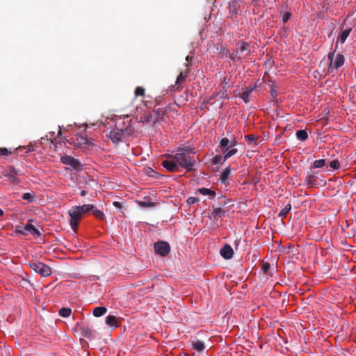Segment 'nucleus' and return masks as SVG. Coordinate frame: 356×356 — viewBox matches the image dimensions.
I'll use <instances>...</instances> for the list:
<instances>
[{
	"instance_id": "49530a36",
	"label": "nucleus",
	"mask_w": 356,
	"mask_h": 356,
	"mask_svg": "<svg viewBox=\"0 0 356 356\" xmlns=\"http://www.w3.org/2000/svg\"><path fill=\"white\" fill-rule=\"evenodd\" d=\"M140 205L143 207H150L154 205V203L149 201H143L140 202Z\"/></svg>"
},
{
	"instance_id": "c9c22d12",
	"label": "nucleus",
	"mask_w": 356,
	"mask_h": 356,
	"mask_svg": "<svg viewBox=\"0 0 356 356\" xmlns=\"http://www.w3.org/2000/svg\"><path fill=\"white\" fill-rule=\"evenodd\" d=\"M77 140L80 145H92L90 139L86 136H80Z\"/></svg>"
},
{
	"instance_id": "c756f323",
	"label": "nucleus",
	"mask_w": 356,
	"mask_h": 356,
	"mask_svg": "<svg viewBox=\"0 0 356 356\" xmlns=\"http://www.w3.org/2000/svg\"><path fill=\"white\" fill-rule=\"evenodd\" d=\"M223 161V154H217L215 156H213L211 159V164L212 165H218V163L222 164V163Z\"/></svg>"
},
{
	"instance_id": "2eb2a0df",
	"label": "nucleus",
	"mask_w": 356,
	"mask_h": 356,
	"mask_svg": "<svg viewBox=\"0 0 356 356\" xmlns=\"http://www.w3.org/2000/svg\"><path fill=\"white\" fill-rule=\"evenodd\" d=\"M223 154V161L222 163H225L231 156L235 155L238 152V149L236 147L232 146H227L226 149L221 150Z\"/></svg>"
},
{
	"instance_id": "a878e982",
	"label": "nucleus",
	"mask_w": 356,
	"mask_h": 356,
	"mask_svg": "<svg viewBox=\"0 0 356 356\" xmlns=\"http://www.w3.org/2000/svg\"><path fill=\"white\" fill-rule=\"evenodd\" d=\"M77 207L79 208V210L81 211L83 216L84 213H88L92 211V209H94V205L92 204H83Z\"/></svg>"
},
{
	"instance_id": "3c124183",
	"label": "nucleus",
	"mask_w": 356,
	"mask_h": 356,
	"mask_svg": "<svg viewBox=\"0 0 356 356\" xmlns=\"http://www.w3.org/2000/svg\"><path fill=\"white\" fill-rule=\"evenodd\" d=\"M334 52L330 53L328 54V59L331 61L330 64H332L333 59H334Z\"/></svg>"
},
{
	"instance_id": "7c9ffc66",
	"label": "nucleus",
	"mask_w": 356,
	"mask_h": 356,
	"mask_svg": "<svg viewBox=\"0 0 356 356\" xmlns=\"http://www.w3.org/2000/svg\"><path fill=\"white\" fill-rule=\"evenodd\" d=\"M270 264L268 262H266L263 264L261 270L267 275L272 276V273L270 272Z\"/></svg>"
},
{
	"instance_id": "4c0bfd02",
	"label": "nucleus",
	"mask_w": 356,
	"mask_h": 356,
	"mask_svg": "<svg viewBox=\"0 0 356 356\" xmlns=\"http://www.w3.org/2000/svg\"><path fill=\"white\" fill-rule=\"evenodd\" d=\"M329 165L333 170H338L341 166L340 163L337 159L331 161L329 163Z\"/></svg>"
},
{
	"instance_id": "b1692460",
	"label": "nucleus",
	"mask_w": 356,
	"mask_h": 356,
	"mask_svg": "<svg viewBox=\"0 0 356 356\" xmlns=\"http://www.w3.org/2000/svg\"><path fill=\"white\" fill-rule=\"evenodd\" d=\"M296 138L301 141H305L308 138V134L306 130L300 129L298 130L296 133Z\"/></svg>"
},
{
	"instance_id": "a19ab883",
	"label": "nucleus",
	"mask_w": 356,
	"mask_h": 356,
	"mask_svg": "<svg viewBox=\"0 0 356 356\" xmlns=\"http://www.w3.org/2000/svg\"><path fill=\"white\" fill-rule=\"evenodd\" d=\"M31 227L32 229H30L29 233H31V235L37 236H40L41 235L40 232L37 228H35L33 225L31 224Z\"/></svg>"
},
{
	"instance_id": "a18cd8bd",
	"label": "nucleus",
	"mask_w": 356,
	"mask_h": 356,
	"mask_svg": "<svg viewBox=\"0 0 356 356\" xmlns=\"http://www.w3.org/2000/svg\"><path fill=\"white\" fill-rule=\"evenodd\" d=\"M11 154V151L5 147H0V156H8Z\"/></svg>"
},
{
	"instance_id": "79ce46f5",
	"label": "nucleus",
	"mask_w": 356,
	"mask_h": 356,
	"mask_svg": "<svg viewBox=\"0 0 356 356\" xmlns=\"http://www.w3.org/2000/svg\"><path fill=\"white\" fill-rule=\"evenodd\" d=\"M200 201V198L198 197H189L186 200V202L188 204H193Z\"/></svg>"
},
{
	"instance_id": "423d86ee",
	"label": "nucleus",
	"mask_w": 356,
	"mask_h": 356,
	"mask_svg": "<svg viewBox=\"0 0 356 356\" xmlns=\"http://www.w3.org/2000/svg\"><path fill=\"white\" fill-rule=\"evenodd\" d=\"M106 136L113 143H118L123 140L125 132L122 129L114 127L107 131Z\"/></svg>"
},
{
	"instance_id": "bb28decb",
	"label": "nucleus",
	"mask_w": 356,
	"mask_h": 356,
	"mask_svg": "<svg viewBox=\"0 0 356 356\" xmlns=\"http://www.w3.org/2000/svg\"><path fill=\"white\" fill-rule=\"evenodd\" d=\"M92 212L93 216L98 220H103L105 219V215L104 212L94 207V209H92Z\"/></svg>"
},
{
	"instance_id": "5fc2aeb1",
	"label": "nucleus",
	"mask_w": 356,
	"mask_h": 356,
	"mask_svg": "<svg viewBox=\"0 0 356 356\" xmlns=\"http://www.w3.org/2000/svg\"><path fill=\"white\" fill-rule=\"evenodd\" d=\"M81 196L83 197L86 195V191L84 190H82L80 193Z\"/></svg>"
},
{
	"instance_id": "de8ad7c7",
	"label": "nucleus",
	"mask_w": 356,
	"mask_h": 356,
	"mask_svg": "<svg viewBox=\"0 0 356 356\" xmlns=\"http://www.w3.org/2000/svg\"><path fill=\"white\" fill-rule=\"evenodd\" d=\"M256 88H257V85L254 84V85L249 86L248 87H246L245 90L247 91H249L250 93H252L256 89Z\"/></svg>"
},
{
	"instance_id": "6e6552de",
	"label": "nucleus",
	"mask_w": 356,
	"mask_h": 356,
	"mask_svg": "<svg viewBox=\"0 0 356 356\" xmlns=\"http://www.w3.org/2000/svg\"><path fill=\"white\" fill-rule=\"evenodd\" d=\"M186 69L184 72H181L177 78L175 84L172 86L173 90H179L181 83L186 81V79L188 74H190L189 64H186Z\"/></svg>"
},
{
	"instance_id": "e433bc0d",
	"label": "nucleus",
	"mask_w": 356,
	"mask_h": 356,
	"mask_svg": "<svg viewBox=\"0 0 356 356\" xmlns=\"http://www.w3.org/2000/svg\"><path fill=\"white\" fill-rule=\"evenodd\" d=\"M245 139L246 140L248 144L254 143L256 145V140H257V138L252 134H250L245 136Z\"/></svg>"
},
{
	"instance_id": "39448f33",
	"label": "nucleus",
	"mask_w": 356,
	"mask_h": 356,
	"mask_svg": "<svg viewBox=\"0 0 356 356\" xmlns=\"http://www.w3.org/2000/svg\"><path fill=\"white\" fill-rule=\"evenodd\" d=\"M154 250L156 254L161 257H166L170 252V245L166 241H158L154 243Z\"/></svg>"
},
{
	"instance_id": "8fccbe9b",
	"label": "nucleus",
	"mask_w": 356,
	"mask_h": 356,
	"mask_svg": "<svg viewBox=\"0 0 356 356\" xmlns=\"http://www.w3.org/2000/svg\"><path fill=\"white\" fill-rule=\"evenodd\" d=\"M238 54V51H236V52L232 53V54L230 55V58H231L232 60H236V58H238V60H239L241 58H240V56H238V57L237 56Z\"/></svg>"
},
{
	"instance_id": "f8f14e48",
	"label": "nucleus",
	"mask_w": 356,
	"mask_h": 356,
	"mask_svg": "<svg viewBox=\"0 0 356 356\" xmlns=\"http://www.w3.org/2000/svg\"><path fill=\"white\" fill-rule=\"evenodd\" d=\"M33 220H29L28 223L25 226L17 225L15 229V233L19 236H26L30 232V229H32L31 222Z\"/></svg>"
},
{
	"instance_id": "58836bf2",
	"label": "nucleus",
	"mask_w": 356,
	"mask_h": 356,
	"mask_svg": "<svg viewBox=\"0 0 356 356\" xmlns=\"http://www.w3.org/2000/svg\"><path fill=\"white\" fill-rule=\"evenodd\" d=\"M229 202V200L227 199L225 196H220L218 197V204L220 207H225Z\"/></svg>"
},
{
	"instance_id": "dca6fc26",
	"label": "nucleus",
	"mask_w": 356,
	"mask_h": 356,
	"mask_svg": "<svg viewBox=\"0 0 356 356\" xmlns=\"http://www.w3.org/2000/svg\"><path fill=\"white\" fill-rule=\"evenodd\" d=\"M226 216V211L225 209L220 208V207H213L212 211L211 212V214L209 215V218H216V217H224Z\"/></svg>"
},
{
	"instance_id": "f704fd0d",
	"label": "nucleus",
	"mask_w": 356,
	"mask_h": 356,
	"mask_svg": "<svg viewBox=\"0 0 356 356\" xmlns=\"http://www.w3.org/2000/svg\"><path fill=\"white\" fill-rule=\"evenodd\" d=\"M250 94L249 92V91H247L245 89V90L243 92L241 96V98L243 99V101L248 104L250 102Z\"/></svg>"
},
{
	"instance_id": "9b49d317",
	"label": "nucleus",
	"mask_w": 356,
	"mask_h": 356,
	"mask_svg": "<svg viewBox=\"0 0 356 356\" xmlns=\"http://www.w3.org/2000/svg\"><path fill=\"white\" fill-rule=\"evenodd\" d=\"M351 31L352 27L346 26V24H343L341 31L337 37V44L339 41H340L341 43H344Z\"/></svg>"
},
{
	"instance_id": "2f4dec72",
	"label": "nucleus",
	"mask_w": 356,
	"mask_h": 356,
	"mask_svg": "<svg viewBox=\"0 0 356 356\" xmlns=\"http://www.w3.org/2000/svg\"><path fill=\"white\" fill-rule=\"evenodd\" d=\"M280 15L282 17L283 22H287L291 17V13L289 11H284L283 10H282Z\"/></svg>"
},
{
	"instance_id": "7ed1b4c3",
	"label": "nucleus",
	"mask_w": 356,
	"mask_h": 356,
	"mask_svg": "<svg viewBox=\"0 0 356 356\" xmlns=\"http://www.w3.org/2000/svg\"><path fill=\"white\" fill-rule=\"evenodd\" d=\"M30 268L42 277H48L51 274V268L40 261H31L29 264Z\"/></svg>"
},
{
	"instance_id": "c03bdc74",
	"label": "nucleus",
	"mask_w": 356,
	"mask_h": 356,
	"mask_svg": "<svg viewBox=\"0 0 356 356\" xmlns=\"http://www.w3.org/2000/svg\"><path fill=\"white\" fill-rule=\"evenodd\" d=\"M270 96L274 99V102H277V97L278 93L273 86L270 88Z\"/></svg>"
},
{
	"instance_id": "5701e85b",
	"label": "nucleus",
	"mask_w": 356,
	"mask_h": 356,
	"mask_svg": "<svg viewBox=\"0 0 356 356\" xmlns=\"http://www.w3.org/2000/svg\"><path fill=\"white\" fill-rule=\"evenodd\" d=\"M198 192L203 195H209L211 197H214L216 195L214 191L204 187L199 188Z\"/></svg>"
},
{
	"instance_id": "cd10ccee",
	"label": "nucleus",
	"mask_w": 356,
	"mask_h": 356,
	"mask_svg": "<svg viewBox=\"0 0 356 356\" xmlns=\"http://www.w3.org/2000/svg\"><path fill=\"white\" fill-rule=\"evenodd\" d=\"M229 145H230V140L228 138L225 137V138H222L220 140L218 147L221 150H222V149H226V147H227V146H229Z\"/></svg>"
},
{
	"instance_id": "ea45409f",
	"label": "nucleus",
	"mask_w": 356,
	"mask_h": 356,
	"mask_svg": "<svg viewBox=\"0 0 356 356\" xmlns=\"http://www.w3.org/2000/svg\"><path fill=\"white\" fill-rule=\"evenodd\" d=\"M81 330L82 332V334L86 337H89L91 335V331L90 329L86 326H82L81 327Z\"/></svg>"
},
{
	"instance_id": "412c9836",
	"label": "nucleus",
	"mask_w": 356,
	"mask_h": 356,
	"mask_svg": "<svg viewBox=\"0 0 356 356\" xmlns=\"http://www.w3.org/2000/svg\"><path fill=\"white\" fill-rule=\"evenodd\" d=\"M237 51L240 54H243L245 51H250V44L246 42H241L237 44Z\"/></svg>"
},
{
	"instance_id": "4be33fe9",
	"label": "nucleus",
	"mask_w": 356,
	"mask_h": 356,
	"mask_svg": "<svg viewBox=\"0 0 356 356\" xmlns=\"http://www.w3.org/2000/svg\"><path fill=\"white\" fill-rule=\"evenodd\" d=\"M107 309L105 307H96L92 311V314L95 317H100L106 314Z\"/></svg>"
},
{
	"instance_id": "4468645a",
	"label": "nucleus",
	"mask_w": 356,
	"mask_h": 356,
	"mask_svg": "<svg viewBox=\"0 0 356 356\" xmlns=\"http://www.w3.org/2000/svg\"><path fill=\"white\" fill-rule=\"evenodd\" d=\"M223 154V161L222 163H225L231 156L235 155L238 152V149L236 147L232 146H227L226 149L221 150Z\"/></svg>"
},
{
	"instance_id": "1a4fd4ad",
	"label": "nucleus",
	"mask_w": 356,
	"mask_h": 356,
	"mask_svg": "<svg viewBox=\"0 0 356 356\" xmlns=\"http://www.w3.org/2000/svg\"><path fill=\"white\" fill-rule=\"evenodd\" d=\"M19 170L14 168L13 166H10L8 170V172L5 175L6 177H8V181L13 184H19L21 181L17 177L19 175Z\"/></svg>"
},
{
	"instance_id": "6ab92c4d",
	"label": "nucleus",
	"mask_w": 356,
	"mask_h": 356,
	"mask_svg": "<svg viewBox=\"0 0 356 356\" xmlns=\"http://www.w3.org/2000/svg\"><path fill=\"white\" fill-rule=\"evenodd\" d=\"M345 58L343 54H337L333 62L334 67L336 70H338L344 64Z\"/></svg>"
},
{
	"instance_id": "20e7f679",
	"label": "nucleus",
	"mask_w": 356,
	"mask_h": 356,
	"mask_svg": "<svg viewBox=\"0 0 356 356\" xmlns=\"http://www.w3.org/2000/svg\"><path fill=\"white\" fill-rule=\"evenodd\" d=\"M60 161L63 164L71 166L74 170L79 172L83 168V165L79 159L74 158L70 155L61 156Z\"/></svg>"
},
{
	"instance_id": "f257e3e1",
	"label": "nucleus",
	"mask_w": 356,
	"mask_h": 356,
	"mask_svg": "<svg viewBox=\"0 0 356 356\" xmlns=\"http://www.w3.org/2000/svg\"><path fill=\"white\" fill-rule=\"evenodd\" d=\"M195 148L191 146L179 147L175 154H167L168 158H174L179 167L183 168L187 172L194 170L196 161L191 154H195Z\"/></svg>"
},
{
	"instance_id": "09e8293b",
	"label": "nucleus",
	"mask_w": 356,
	"mask_h": 356,
	"mask_svg": "<svg viewBox=\"0 0 356 356\" xmlns=\"http://www.w3.org/2000/svg\"><path fill=\"white\" fill-rule=\"evenodd\" d=\"M238 144V143L234 137L230 140V146L235 147Z\"/></svg>"
},
{
	"instance_id": "9d476101",
	"label": "nucleus",
	"mask_w": 356,
	"mask_h": 356,
	"mask_svg": "<svg viewBox=\"0 0 356 356\" xmlns=\"http://www.w3.org/2000/svg\"><path fill=\"white\" fill-rule=\"evenodd\" d=\"M232 168L230 166L225 168L220 173L219 181L225 186L229 184V177L231 176Z\"/></svg>"
},
{
	"instance_id": "c85d7f7f",
	"label": "nucleus",
	"mask_w": 356,
	"mask_h": 356,
	"mask_svg": "<svg viewBox=\"0 0 356 356\" xmlns=\"http://www.w3.org/2000/svg\"><path fill=\"white\" fill-rule=\"evenodd\" d=\"M72 310L70 308L63 307L59 311V314L63 318H67L70 316Z\"/></svg>"
},
{
	"instance_id": "4d7b16f0",
	"label": "nucleus",
	"mask_w": 356,
	"mask_h": 356,
	"mask_svg": "<svg viewBox=\"0 0 356 356\" xmlns=\"http://www.w3.org/2000/svg\"><path fill=\"white\" fill-rule=\"evenodd\" d=\"M60 134H61V128H60V127L59 126V131H58V135L59 136V135H60Z\"/></svg>"
},
{
	"instance_id": "f03ea898",
	"label": "nucleus",
	"mask_w": 356,
	"mask_h": 356,
	"mask_svg": "<svg viewBox=\"0 0 356 356\" xmlns=\"http://www.w3.org/2000/svg\"><path fill=\"white\" fill-rule=\"evenodd\" d=\"M68 214L70 216V227L74 232H76L79 220L82 218L83 215L77 206L72 207V209L69 210Z\"/></svg>"
},
{
	"instance_id": "aec40b11",
	"label": "nucleus",
	"mask_w": 356,
	"mask_h": 356,
	"mask_svg": "<svg viewBox=\"0 0 356 356\" xmlns=\"http://www.w3.org/2000/svg\"><path fill=\"white\" fill-rule=\"evenodd\" d=\"M193 348L199 353H202L205 349L204 343L200 340H196L192 343Z\"/></svg>"
},
{
	"instance_id": "37998d69",
	"label": "nucleus",
	"mask_w": 356,
	"mask_h": 356,
	"mask_svg": "<svg viewBox=\"0 0 356 356\" xmlns=\"http://www.w3.org/2000/svg\"><path fill=\"white\" fill-rule=\"evenodd\" d=\"M145 94V89L143 87L138 86L135 90L136 96H143Z\"/></svg>"
},
{
	"instance_id": "a211bd4d",
	"label": "nucleus",
	"mask_w": 356,
	"mask_h": 356,
	"mask_svg": "<svg viewBox=\"0 0 356 356\" xmlns=\"http://www.w3.org/2000/svg\"><path fill=\"white\" fill-rule=\"evenodd\" d=\"M106 323L113 328H115L119 325L117 317L113 315H108L106 317Z\"/></svg>"
},
{
	"instance_id": "864d4df0",
	"label": "nucleus",
	"mask_w": 356,
	"mask_h": 356,
	"mask_svg": "<svg viewBox=\"0 0 356 356\" xmlns=\"http://www.w3.org/2000/svg\"><path fill=\"white\" fill-rule=\"evenodd\" d=\"M193 59V57L191 56H189L188 55L186 57V60L188 63L190 61H191Z\"/></svg>"
},
{
	"instance_id": "393cba45",
	"label": "nucleus",
	"mask_w": 356,
	"mask_h": 356,
	"mask_svg": "<svg viewBox=\"0 0 356 356\" xmlns=\"http://www.w3.org/2000/svg\"><path fill=\"white\" fill-rule=\"evenodd\" d=\"M22 199L26 200L29 203H32L35 201L36 196L33 192L25 193L22 195Z\"/></svg>"
},
{
	"instance_id": "72a5a7b5",
	"label": "nucleus",
	"mask_w": 356,
	"mask_h": 356,
	"mask_svg": "<svg viewBox=\"0 0 356 356\" xmlns=\"http://www.w3.org/2000/svg\"><path fill=\"white\" fill-rule=\"evenodd\" d=\"M291 210V205L287 204L279 213V216H285Z\"/></svg>"
},
{
	"instance_id": "473e14b6",
	"label": "nucleus",
	"mask_w": 356,
	"mask_h": 356,
	"mask_svg": "<svg viewBox=\"0 0 356 356\" xmlns=\"http://www.w3.org/2000/svg\"><path fill=\"white\" fill-rule=\"evenodd\" d=\"M325 165V159H318L316 160L313 163V167L314 168H321Z\"/></svg>"
},
{
	"instance_id": "f3484780",
	"label": "nucleus",
	"mask_w": 356,
	"mask_h": 356,
	"mask_svg": "<svg viewBox=\"0 0 356 356\" xmlns=\"http://www.w3.org/2000/svg\"><path fill=\"white\" fill-rule=\"evenodd\" d=\"M305 183L308 187L317 186V179L315 175L307 174L305 177Z\"/></svg>"
},
{
	"instance_id": "ddd939ff",
	"label": "nucleus",
	"mask_w": 356,
	"mask_h": 356,
	"mask_svg": "<svg viewBox=\"0 0 356 356\" xmlns=\"http://www.w3.org/2000/svg\"><path fill=\"white\" fill-rule=\"evenodd\" d=\"M220 254L225 259H230L234 256V250L232 246L229 244H225L220 250Z\"/></svg>"
},
{
	"instance_id": "603ef678",
	"label": "nucleus",
	"mask_w": 356,
	"mask_h": 356,
	"mask_svg": "<svg viewBox=\"0 0 356 356\" xmlns=\"http://www.w3.org/2000/svg\"><path fill=\"white\" fill-rule=\"evenodd\" d=\"M113 206H114L115 208H117V209H121V207H122L121 203H120V202H114L113 203Z\"/></svg>"
},
{
	"instance_id": "6e6d98bb",
	"label": "nucleus",
	"mask_w": 356,
	"mask_h": 356,
	"mask_svg": "<svg viewBox=\"0 0 356 356\" xmlns=\"http://www.w3.org/2000/svg\"><path fill=\"white\" fill-rule=\"evenodd\" d=\"M3 213H4L3 211L1 209H0V217L2 216L3 215Z\"/></svg>"
},
{
	"instance_id": "0eeeda50",
	"label": "nucleus",
	"mask_w": 356,
	"mask_h": 356,
	"mask_svg": "<svg viewBox=\"0 0 356 356\" xmlns=\"http://www.w3.org/2000/svg\"><path fill=\"white\" fill-rule=\"evenodd\" d=\"M165 159L161 161V165L169 172H177L179 170V166L177 161L173 158H168L167 154L165 155Z\"/></svg>"
}]
</instances>
